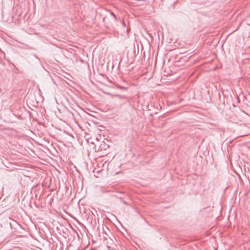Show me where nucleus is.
Instances as JSON below:
<instances>
[{
    "label": "nucleus",
    "mask_w": 250,
    "mask_h": 250,
    "mask_svg": "<svg viewBox=\"0 0 250 250\" xmlns=\"http://www.w3.org/2000/svg\"><path fill=\"white\" fill-rule=\"evenodd\" d=\"M116 87L120 89H122V90H125L127 89V88L126 87H125V86H122L118 84H116Z\"/></svg>",
    "instance_id": "7ed1b4c3"
},
{
    "label": "nucleus",
    "mask_w": 250,
    "mask_h": 250,
    "mask_svg": "<svg viewBox=\"0 0 250 250\" xmlns=\"http://www.w3.org/2000/svg\"><path fill=\"white\" fill-rule=\"evenodd\" d=\"M110 12V14L111 15L113 16L114 18L115 19V20H117V17L116 16V15H115V14L114 13H113L112 12L109 11Z\"/></svg>",
    "instance_id": "39448f33"
},
{
    "label": "nucleus",
    "mask_w": 250,
    "mask_h": 250,
    "mask_svg": "<svg viewBox=\"0 0 250 250\" xmlns=\"http://www.w3.org/2000/svg\"><path fill=\"white\" fill-rule=\"evenodd\" d=\"M114 96L118 97L120 99H123L124 100V101L125 100V97H124L121 95H114Z\"/></svg>",
    "instance_id": "20e7f679"
},
{
    "label": "nucleus",
    "mask_w": 250,
    "mask_h": 250,
    "mask_svg": "<svg viewBox=\"0 0 250 250\" xmlns=\"http://www.w3.org/2000/svg\"><path fill=\"white\" fill-rule=\"evenodd\" d=\"M104 19H105V18H103V21H104Z\"/></svg>",
    "instance_id": "0eeeda50"
},
{
    "label": "nucleus",
    "mask_w": 250,
    "mask_h": 250,
    "mask_svg": "<svg viewBox=\"0 0 250 250\" xmlns=\"http://www.w3.org/2000/svg\"><path fill=\"white\" fill-rule=\"evenodd\" d=\"M101 239H103L104 243L106 244L107 247L110 248L114 244L113 240L108 236L106 233L102 232V236L100 234Z\"/></svg>",
    "instance_id": "f257e3e1"
},
{
    "label": "nucleus",
    "mask_w": 250,
    "mask_h": 250,
    "mask_svg": "<svg viewBox=\"0 0 250 250\" xmlns=\"http://www.w3.org/2000/svg\"><path fill=\"white\" fill-rule=\"evenodd\" d=\"M109 148V146L106 144L104 142L101 143L99 146V150L102 151L103 150H105Z\"/></svg>",
    "instance_id": "f03ea898"
},
{
    "label": "nucleus",
    "mask_w": 250,
    "mask_h": 250,
    "mask_svg": "<svg viewBox=\"0 0 250 250\" xmlns=\"http://www.w3.org/2000/svg\"><path fill=\"white\" fill-rule=\"evenodd\" d=\"M122 24H123V25L124 26H125V22L124 21H122Z\"/></svg>",
    "instance_id": "423d86ee"
}]
</instances>
